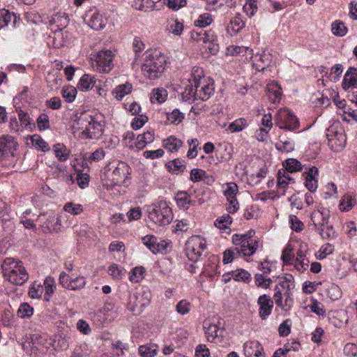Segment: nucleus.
Masks as SVG:
<instances>
[{
	"mask_svg": "<svg viewBox=\"0 0 357 357\" xmlns=\"http://www.w3.org/2000/svg\"><path fill=\"white\" fill-rule=\"evenodd\" d=\"M103 126L101 115L84 112L76 117L73 128L82 139H98L102 135Z\"/></svg>",
	"mask_w": 357,
	"mask_h": 357,
	"instance_id": "f257e3e1",
	"label": "nucleus"
},
{
	"mask_svg": "<svg viewBox=\"0 0 357 357\" xmlns=\"http://www.w3.org/2000/svg\"><path fill=\"white\" fill-rule=\"evenodd\" d=\"M167 64V57L158 50H149L142 65L143 75L150 79L160 77L164 73Z\"/></svg>",
	"mask_w": 357,
	"mask_h": 357,
	"instance_id": "f03ea898",
	"label": "nucleus"
},
{
	"mask_svg": "<svg viewBox=\"0 0 357 357\" xmlns=\"http://www.w3.org/2000/svg\"><path fill=\"white\" fill-rule=\"evenodd\" d=\"M1 270L4 278L13 284L23 285L29 278L23 262L18 259L6 257L1 264Z\"/></svg>",
	"mask_w": 357,
	"mask_h": 357,
	"instance_id": "7ed1b4c3",
	"label": "nucleus"
},
{
	"mask_svg": "<svg viewBox=\"0 0 357 357\" xmlns=\"http://www.w3.org/2000/svg\"><path fill=\"white\" fill-rule=\"evenodd\" d=\"M238 254L250 257L255 254L260 244L259 238L255 236V231L250 229L245 234H234L231 238Z\"/></svg>",
	"mask_w": 357,
	"mask_h": 357,
	"instance_id": "20e7f679",
	"label": "nucleus"
},
{
	"mask_svg": "<svg viewBox=\"0 0 357 357\" xmlns=\"http://www.w3.org/2000/svg\"><path fill=\"white\" fill-rule=\"evenodd\" d=\"M149 219L158 226H165L170 224L174 215L172 209L167 202L158 199L147 206Z\"/></svg>",
	"mask_w": 357,
	"mask_h": 357,
	"instance_id": "39448f33",
	"label": "nucleus"
},
{
	"mask_svg": "<svg viewBox=\"0 0 357 357\" xmlns=\"http://www.w3.org/2000/svg\"><path fill=\"white\" fill-rule=\"evenodd\" d=\"M17 142L10 135L0 137V165L7 169L14 167L16 163L15 151Z\"/></svg>",
	"mask_w": 357,
	"mask_h": 357,
	"instance_id": "423d86ee",
	"label": "nucleus"
},
{
	"mask_svg": "<svg viewBox=\"0 0 357 357\" xmlns=\"http://www.w3.org/2000/svg\"><path fill=\"white\" fill-rule=\"evenodd\" d=\"M114 53L109 50H102L91 55L93 69L100 73H108L114 67Z\"/></svg>",
	"mask_w": 357,
	"mask_h": 357,
	"instance_id": "0eeeda50",
	"label": "nucleus"
},
{
	"mask_svg": "<svg viewBox=\"0 0 357 357\" xmlns=\"http://www.w3.org/2000/svg\"><path fill=\"white\" fill-rule=\"evenodd\" d=\"M206 250V240L200 236H191L185 243L186 256L192 262L199 261L202 255H205Z\"/></svg>",
	"mask_w": 357,
	"mask_h": 357,
	"instance_id": "6e6552de",
	"label": "nucleus"
},
{
	"mask_svg": "<svg viewBox=\"0 0 357 357\" xmlns=\"http://www.w3.org/2000/svg\"><path fill=\"white\" fill-rule=\"evenodd\" d=\"M191 38L197 42L209 43L208 49L211 54H216L219 51L218 36L212 29L205 31L204 29L192 30L190 32Z\"/></svg>",
	"mask_w": 357,
	"mask_h": 357,
	"instance_id": "1a4fd4ad",
	"label": "nucleus"
},
{
	"mask_svg": "<svg viewBox=\"0 0 357 357\" xmlns=\"http://www.w3.org/2000/svg\"><path fill=\"white\" fill-rule=\"evenodd\" d=\"M275 124L280 129L294 131L299 128L298 118L287 108L280 109L275 115Z\"/></svg>",
	"mask_w": 357,
	"mask_h": 357,
	"instance_id": "9d476101",
	"label": "nucleus"
},
{
	"mask_svg": "<svg viewBox=\"0 0 357 357\" xmlns=\"http://www.w3.org/2000/svg\"><path fill=\"white\" fill-rule=\"evenodd\" d=\"M328 146L335 152L342 151L346 146L347 137L342 128L339 130L335 126H331L326 133Z\"/></svg>",
	"mask_w": 357,
	"mask_h": 357,
	"instance_id": "9b49d317",
	"label": "nucleus"
},
{
	"mask_svg": "<svg viewBox=\"0 0 357 357\" xmlns=\"http://www.w3.org/2000/svg\"><path fill=\"white\" fill-rule=\"evenodd\" d=\"M222 192L228 202L227 211L229 213H236L239 208V203L236 199L238 186L234 182H227L222 185Z\"/></svg>",
	"mask_w": 357,
	"mask_h": 357,
	"instance_id": "f8f14e48",
	"label": "nucleus"
},
{
	"mask_svg": "<svg viewBox=\"0 0 357 357\" xmlns=\"http://www.w3.org/2000/svg\"><path fill=\"white\" fill-rule=\"evenodd\" d=\"M191 76L192 79H189V84L185 86L184 91L182 93V97L185 101L198 100V97H197V90L202 84L201 75L199 73V69L194 70Z\"/></svg>",
	"mask_w": 357,
	"mask_h": 357,
	"instance_id": "ddd939ff",
	"label": "nucleus"
},
{
	"mask_svg": "<svg viewBox=\"0 0 357 357\" xmlns=\"http://www.w3.org/2000/svg\"><path fill=\"white\" fill-rule=\"evenodd\" d=\"M219 261L216 256L211 255L204 262L203 270L200 273V278L204 277L208 278L210 281H213L215 278L220 275V272L218 271L219 268Z\"/></svg>",
	"mask_w": 357,
	"mask_h": 357,
	"instance_id": "4468645a",
	"label": "nucleus"
},
{
	"mask_svg": "<svg viewBox=\"0 0 357 357\" xmlns=\"http://www.w3.org/2000/svg\"><path fill=\"white\" fill-rule=\"evenodd\" d=\"M273 298L276 305L285 311L289 310L294 303L291 290H285V292L282 294L278 286L275 288Z\"/></svg>",
	"mask_w": 357,
	"mask_h": 357,
	"instance_id": "2eb2a0df",
	"label": "nucleus"
},
{
	"mask_svg": "<svg viewBox=\"0 0 357 357\" xmlns=\"http://www.w3.org/2000/svg\"><path fill=\"white\" fill-rule=\"evenodd\" d=\"M68 16L66 13L59 12L52 16L49 24L52 29L56 28L54 31V38L63 36L61 31L68 26Z\"/></svg>",
	"mask_w": 357,
	"mask_h": 357,
	"instance_id": "dca6fc26",
	"label": "nucleus"
},
{
	"mask_svg": "<svg viewBox=\"0 0 357 357\" xmlns=\"http://www.w3.org/2000/svg\"><path fill=\"white\" fill-rule=\"evenodd\" d=\"M310 218L317 231L329 222V211L322 206H316V209L311 213Z\"/></svg>",
	"mask_w": 357,
	"mask_h": 357,
	"instance_id": "f3484780",
	"label": "nucleus"
},
{
	"mask_svg": "<svg viewBox=\"0 0 357 357\" xmlns=\"http://www.w3.org/2000/svg\"><path fill=\"white\" fill-rule=\"evenodd\" d=\"M86 22L93 29L99 31L107 24V19L97 9L90 10L86 14Z\"/></svg>",
	"mask_w": 357,
	"mask_h": 357,
	"instance_id": "a211bd4d",
	"label": "nucleus"
},
{
	"mask_svg": "<svg viewBox=\"0 0 357 357\" xmlns=\"http://www.w3.org/2000/svg\"><path fill=\"white\" fill-rule=\"evenodd\" d=\"M252 59V67L258 72H264L270 66L272 61V55L266 51H262L255 54H253Z\"/></svg>",
	"mask_w": 357,
	"mask_h": 357,
	"instance_id": "6ab92c4d",
	"label": "nucleus"
},
{
	"mask_svg": "<svg viewBox=\"0 0 357 357\" xmlns=\"http://www.w3.org/2000/svg\"><path fill=\"white\" fill-rule=\"evenodd\" d=\"M21 22L20 15L15 13L6 9L0 10V28L8 26L14 29L19 26Z\"/></svg>",
	"mask_w": 357,
	"mask_h": 357,
	"instance_id": "aec40b11",
	"label": "nucleus"
},
{
	"mask_svg": "<svg viewBox=\"0 0 357 357\" xmlns=\"http://www.w3.org/2000/svg\"><path fill=\"white\" fill-rule=\"evenodd\" d=\"M257 304L259 306V315L260 318L263 320L266 319L273 310V300L270 296L263 294L258 298Z\"/></svg>",
	"mask_w": 357,
	"mask_h": 357,
	"instance_id": "412c9836",
	"label": "nucleus"
},
{
	"mask_svg": "<svg viewBox=\"0 0 357 357\" xmlns=\"http://www.w3.org/2000/svg\"><path fill=\"white\" fill-rule=\"evenodd\" d=\"M129 166L123 162H119L118 165L112 171L111 178L114 184H121L124 182L128 175L130 174Z\"/></svg>",
	"mask_w": 357,
	"mask_h": 357,
	"instance_id": "4be33fe9",
	"label": "nucleus"
},
{
	"mask_svg": "<svg viewBox=\"0 0 357 357\" xmlns=\"http://www.w3.org/2000/svg\"><path fill=\"white\" fill-rule=\"evenodd\" d=\"M199 73L201 75L202 84L199 88H197V97H198V100L206 101L209 99L213 93L214 88L213 84L206 82L202 70L199 69Z\"/></svg>",
	"mask_w": 357,
	"mask_h": 357,
	"instance_id": "5701e85b",
	"label": "nucleus"
},
{
	"mask_svg": "<svg viewBox=\"0 0 357 357\" xmlns=\"http://www.w3.org/2000/svg\"><path fill=\"white\" fill-rule=\"evenodd\" d=\"M243 350L246 357H264L263 347L257 340L245 342L243 345Z\"/></svg>",
	"mask_w": 357,
	"mask_h": 357,
	"instance_id": "b1692460",
	"label": "nucleus"
},
{
	"mask_svg": "<svg viewBox=\"0 0 357 357\" xmlns=\"http://www.w3.org/2000/svg\"><path fill=\"white\" fill-rule=\"evenodd\" d=\"M357 86V68L349 67L344 75L342 87L344 90L354 89Z\"/></svg>",
	"mask_w": 357,
	"mask_h": 357,
	"instance_id": "393cba45",
	"label": "nucleus"
},
{
	"mask_svg": "<svg viewBox=\"0 0 357 357\" xmlns=\"http://www.w3.org/2000/svg\"><path fill=\"white\" fill-rule=\"evenodd\" d=\"M105 156V151L103 149H98L93 153H86L84 155L82 161V167L89 169V165L93 162H99L102 160Z\"/></svg>",
	"mask_w": 357,
	"mask_h": 357,
	"instance_id": "a878e982",
	"label": "nucleus"
},
{
	"mask_svg": "<svg viewBox=\"0 0 357 357\" xmlns=\"http://www.w3.org/2000/svg\"><path fill=\"white\" fill-rule=\"evenodd\" d=\"M267 96L271 102L279 103L282 98V89L275 81H272L266 86Z\"/></svg>",
	"mask_w": 357,
	"mask_h": 357,
	"instance_id": "bb28decb",
	"label": "nucleus"
},
{
	"mask_svg": "<svg viewBox=\"0 0 357 357\" xmlns=\"http://www.w3.org/2000/svg\"><path fill=\"white\" fill-rule=\"evenodd\" d=\"M245 26V22L242 15L239 13L231 17L229 24L227 26V31L231 36H235L239 33Z\"/></svg>",
	"mask_w": 357,
	"mask_h": 357,
	"instance_id": "cd10ccee",
	"label": "nucleus"
},
{
	"mask_svg": "<svg viewBox=\"0 0 357 357\" xmlns=\"http://www.w3.org/2000/svg\"><path fill=\"white\" fill-rule=\"evenodd\" d=\"M166 31L174 36H181L183 33L184 26L177 18H171L167 20Z\"/></svg>",
	"mask_w": 357,
	"mask_h": 357,
	"instance_id": "c85d7f7f",
	"label": "nucleus"
},
{
	"mask_svg": "<svg viewBox=\"0 0 357 357\" xmlns=\"http://www.w3.org/2000/svg\"><path fill=\"white\" fill-rule=\"evenodd\" d=\"M175 202L179 208L187 210L192 204L191 195L186 191H178L174 197Z\"/></svg>",
	"mask_w": 357,
	"mask_h": 357,
	"instance_id": "c756f323",
	"label": "nucleus"
},
{
	"mask_svg": "<svg viewBox=\"0 0 357 357\" xmlns=\"http://www.w3.org/2000/svg\"><path fill=\"white\" fill-rule=\"evenodd\" d=\"M165 168L172 174H179L185 169V161L181 158H175L165 164Z\"/></svg>",
	"mask_w": 357,
	"mask_h": 357,
	"instance_id": "7c9ffc66",
	"label": "nucleus"
},
{
	"mask_svg": "<svg viewBox=\"0 0 357 357\" xmlns=\"http://www.w3.org/2000/svg\"><path fill=\"white\" fill-rule=\"evenodd\" d=\"M154 131L147 130L142 135L137 137L135 141V146L138 150H142L148 144H150L154 140Z\"/></svg>",
	"mask_w": 357,
	"mask_h": 357,
	"instance_id": "2f4dec72",
	"label": "nucleus"
},
{
	"mask_svg": "<svg viewBox=\"0 0 357 357\" xmlns=\"http://www.w3.org/2000/svg\"><path fill=\"white\" fill-rule=\"evenodd\" d=\"M183 145V142L174 135H170L162 141V146L171 153L177 152Z\"/></svg>",
	"mask_w": 357,
	"mask_h": 357,
	"instance_id": "473e14b6",
	"label": "nucleus"
},
{
	"mask_svg": "<svg viewBox=\"0 0 357 357\" xmlns=\"http://www.w3.org/2000/svg\"><path fill=\"white\" fill-rule=\"evenodd\" d=\"M205 333L208 341L213 342L220 341L221 340L223 330L220 329L218 325L210 324L208 327H205Z\"/></svg>",
	"mask_w": 357,
	"mask_h": 357,
	"instance_id": "72a5a7b5",
	"label": "nucleus"
},
{
	"mask_svg": "<svg viewBox=\"0 0 357 357\" xmlns=\"http://www.w3.org/2000/svg\"><path fill=\"white\" fill-rule=\"evenodd\" d=\"M56 158L61 162L66 161L70 155V150L63 144H56L52 148Z\"/></svg>",
	"mask_w": 357,
	"mask_h": 357,
	"instance_id": "f704fd0d",
	"label": "nucleus"
},
{
	"mask_svg": "<svg viewBox=\"0 0 357 357\" xmlns=\"http://www.w3.org/2000/svg\"><path fill=\"white\" fill-rule=\"evenodd\" d=\"M107 273L113 280H121L125 277L126 270L121 266L113 263L109 266Z\"/></svg>",
	"mask_w": 357,
	"mask_h": 357,
	"instance_id": "c9c22d12",
	"label": "nucleus"
},
{
	"mask_svg": "<svg viewBox=\"0 0 357 357\" xmlns=\"http://www.w3.org/2000/svg\"><path fill=\"white\" fill-rule=\"evenodd\" d=\"M132 7L136 10L149 12L153 10H158L156 8L155 2L153 0H135Z\"/></svg>",
	"mask_w": 357,
	"mask_h": 357,
	"instance_id": "e433bc0d",
	"label": "nucleus"
},
{
	"mask_svg": "<svg viewBox=\"0 0 357 357\" xmlns=\"http://www.w3.org/2000/svg\"><path fill=\"white\" fill-rule=\"evenodd\" d=\"M96 84V79L89 74L83 75L77 84V88L82 91H88L91 89Z\"/></svg>",
	"mask_w": 357,
	"mask_h": 357,
	"instance_id": "4c0bfd02",
	"label": "nucleus"
},
{
	"mask_svg": "<svg viewBox=\"0 0 357 357\" xmlns=\"http://www.w3.org/2000/svg\"><path fill=\"white\" fill-rule=\"evenodd\" d=\"M167 95V91L164 88L154 89L151 92L150 100L152 103L161 104L165 102Z\"/></svg>",
	"mask_w": 357,
	"mask_h": 357,
	"instance_id": "58836bf2",
	"label": "nucleus"
},
{
	"mask_svg": "<svg viewBox=\"0 0 357 357\" xmlns=\"http://www.w3.org/2000/svg\"><path fill=\"white\" fill-rule=\"evenodd\" d=\"M145 273L146 269L144 266H135L129 273V280L132 283L140 282L144 279Z\"/></svg>",
	"mask_w": 357,
	"mask_h": 357,
	"instance_id": "ea45409f",
	"label": "nucleus"
},
{
	"mask_svg": "<svg viewBox=\"0 0 357 357\" xmlns=\"http://www.w3.org/2000/svg\"><path fill=\"white\" fill-rule=\"evenodd\" d=\"M132 84L130 83L120 84L114 89L113 94L117 100H121L132 91Z\"/></svg>",
	"mask_w": 357,
	"mask_h": 357,
	"instance_id": "a19ab883",
	"label": "nucleus"
},
{
	"mask_svg": "<svg viewBox=\"0 0 357 357\" xmlns=\"http://www.w3.org/2000/svg\"><path fill=\"white\" fill-rule=\"evenodd\" d=\"M232 277L235 281L245 283H249L252 280L251 274L243 268L232 271Z\"/></svg>",
	"mask_w": 357,
	"mask_h": 357,
	"instance_id": "79ce46f5",
	"label": "nucleus"
},
{
	"mask_svg": "<svg viewBox=\"0 0 357 357\" xmlns=\"http://www.w3.org/2000/svg\"><path fill=\"white\" fill-rule=\"evenodd\" d=\"M248 126L246 119L241 117L229 123L227 130L231 132H237L242 131Z\"/></svg>",
	"mask_w": 357,
	"mask_h": 357,
	"instance_id": "37998d69",
	"label": "nucleus"
},
{
	"mask_svg": "<svg viewBox=\"0 0 357 357\" xmlns=\"http://www.w3.org/2000/svg\"><path fill=\"white\" fill-rule=\"evenodd\" d=\"M283 167L285 171L289 173L297 172L302 170L301 163L296 159L288 158L283 162Z\"/></svg>",
	"mask_w": 357,
	"mask_h": 357,
	"instance_id": "c03bdc74",
	"label": "nucleus"
},
{
	"mask_svg": "<svg viewBox=\"0 0 357 357\" xmlns=\"http://www.w3.org/2000/svg\"><path fill=\"white\" fill-rule=\"evenodd\" d=\"M323 239L332 240L337 237V233L333 227L328 223L317 230Z\"/></svg>",
	"mask_w": 357,
	"mask_h": 357,
	"instance_id": "a18cd8bd",
	"label": "nucleus"
},
{
	"mask_svg": "<svg viewBox=\"0 0 357 357\" xmlns=\"http://www.w3.org/2000/svg\"><path fill=\"white\" fill-rule=\"evenodd\" d=\"M289 184L281 178H277V190L268 192L269 195H273V198H280L286 195V190L288 188Z\"/></svg>",
	"mask_w": 357,
	"mask_h": 357,
	"instance_id": "49530a36",
	"label": "nucleus"
},
{
	"mask_svg": "<svg viewBox=\"0 0 357 357\" xmlns=\"http://www.w3.org/2000/svg\"><path fill=\"white\" fill-rule=\"evenodd\" d=\"M62 97L67 102H73L77 96V89L71 85L64 86L61 91Z\"/></svg>",
	"mask_w": 357,
	"mask_h": 357,
	"instance_id": "de8ad7c7",
	"label": "nucleus"
},
{
	"mask_svg": "<svg viewBox=\"0 0 357 357\" xmlns=\"http://www.w3.org/2000/svg\"><path fill=\"white\" fill-rule=\"evenodd\" d=\"M213 21L212 15L208 13H205L200 15L198 18L195 20L194 25L196 27L202 29L204 27L209 26Z\"/></svg>",
	"mask_w": 357,
	"mask_h": 357,
	"instance_id": "09e8293b",
	"label": "nucleus"
},
{
	"mask_svg": "<svg viewBox=\"0 0 357 357\" xmlns=\"http://www.w3.org/2000/svg\"><path fill=\"white\" fill-rule=\"evenodd\" d=\"M31 142L33 146L38 150L46 152L50 150L49 144L38 135H33L31 137Z\"/></svg>",
	"mask_w": 357,
	"mask_h": 357,
	"instance_id": "8fccbe9b",
	"label": "nucleus"
},
{
	"mask_svg": "<svg viewBox=\"0 0 357 357\" xmlns=\"http://www.w3.org/2000/svg\"><path fill=\"white\" fill-rule=\"evenodd\" d=\"M33 312V307H31L29 303H22L20 304L17 311V315L21 319H27L32 317Z\"/></svg>",
	"mask_w": 357,
	"mask_h": 357,
	"instance_id": "3c124183",
	"label": "nucleus"
},
{
	"mask_svg": "<svg viewBox=\"0 0 357 357\" xmlns=\"http://www.w3.org/2000/svg\"><path fill=\"white\" fill-rule=\"evenodd\" d=\"M232 148L231 146L225 145L223 149H218L215 151V155L220 162L229 160L232 157Z\"/></svg>",
	"mask_w": 357,
	"mask_h": 357,
	"instance_id": "603ef678",
	"label": "nucleus"
},
{
	"mask_svg": "<svg viewBox=\"0 0 357 357\" xmlns=\"http://www.w3.org/2000/svg\"><path fill=\"white\" fill-rule=\"evenodd\" d=\"M158 347L155 344L142 345L139 347V353L142 357H153L157 354Z\"/></svg>",
	"mask_w": 357,
	"mask_h": 357,
	"instance_id": "864d4df0",
	"label": "nucleus"
},
{
	"mask_svg": "<svg viewBox=\"0 0 357 357\" xmlns=\"http://www.w3.org/2000/svg\"><path fill=\"white\" fill-rule=\"evenodd\" d=\"M277 264L278 263L275 261L264 259L260 262L258 269L262 271L264 274H271L276 270Z\"/></svg>",
	"mask_w": 357,
	"mask_h": 357,
	"instance_id": "5fc2aeb1",
	"label": "nucleus"
},
{
	"mask_svg": "<svg viewBox=\"0 0 357 357\" xmlns=\"http://www.w3.org/2000/svg\"><path fill=\"white\" fill-rule=\"evenodd\" d=\"M43 287L45 291L44 299L46 301H49L50 296L54 293L56 288L54 278L52 277L46 278L44 281Z\"/></svg>",
	"mask_w": 357,
	"mask_h": 357,
	"instance_id": "6e6d98bb",
	"label": "nucleus"
},
{
	"mask_svg": "<svg viewBox=\"0 0 357 357\" xmlns=\"http://www.w3.org/2000/svg\"><path fill=\"white\" fill-rule=\"evenodd\" d=\"M18 117L21 123V126L26 129H32L35 128V123L29 116V114L23 110L18 112Z\"/></svg>",
	"mask_w": 357,
	"mask_h": 357,
	"instance_id": "4d7b16f0",
	"label": "nucleus"
},
{
	"mask_svg": "<svg viewBox=\"0 0 357 357\" xmlns=\"http://www.w3.org/2000/svg\"><path fill=\"white\" fill-rule=\"evenodd\" d=\"M90 354V349L86 343L77 344L71 354V357H86Z\"/></svg>",
	"mask_w": 357,
	"mask_h": 357,
	"instance_id": "13d9d810",
	"label": "nucleus"
},
{
	"mask_svg": "<svg viewBox=\"0 0 357 357\" xmlns=\"http://www.w3.org/2000/svg\"><path fill=\"white\" fill-rule=\"evenodd\" d=\"M331 31L334 35L342 37L347 34L348 29L342 22L336 20L332 23Z\"/></svg>",
	"mask_w": 357,
	"mask_h": 357,
	"instance_id": "bf43d9fd",
	"label": "nucleus"
},
{
	"mask_svg": "<svg viewBox=\"0 0 357 357\" xmlns=\"http://www.w3.org/2000/svg\"><path fill=\"white\" fill-rule=\"evenodd\" d=\"M232 222L231 217L228 215H224L220 218H218L214 222L215 226L220 229V230H225L229 229V226Z\"/></svg>",
	"mask_w": 357,
	"mask_h": 357,
	"instance_id": "052dcab7",
	"label": "nucleus"
},
{
	"mask_svg": "<svg viewBox=\"0 0 357 357\" xmlns=\"http://www.w3.org/2000/svg\"><path fill=\"white\" fill-rule=\"evenodd\" d=\"M167 119L170 123L178 125L184 119V114L178 109H174L172 112L167 113Z\"/></svg>",
	"mask_w": 357,
	"mask_h": 357,
	"instance_id": "680f3d73",
	"label": "nucleus"
},
{
	"mask_svg": "<svg viewBox=\"0 0 357 357\" xmlns=\"http://www.w3.org/2000/svg\"><path fill=\"white\" fill-rule=\"evenodd\" d=\"M63 210L73 215H79L84 211L82 204H75L73 202H67L63 206Z\"/></svg>",
	"mask_w": 357,
	"mask_h": 357,
	"instance_id": "e2e57ef3",
	"label": "nucleus"
},
{
	"mask_svg": "<svg viewBox=\"0 0 357 357\" xmlns=\"http://www.w3.org/2000/svg\"><path fill=\"white\" fill-rule=\"evenodd\" d=\"M36 124L40 131H44L50 128V118L45 113H41L36 119Z\"/></svg>",
	"mask_w": 357,
	"mask_h": 357,
	"instance_id": "0e129e2a",
	"label": "nucleus"
},
{
	"mask_svg": "<svg viewBox=\"0 0 357 357\" xmlns=\"http://www.w3.org/2000/svg\"><path fill=\"white\" fill-rule=\"evenodd\" d=\"M279 285L285 290H291L294 287V278L291 274H285L280 278Z\"/></svg>",
	"mask_w": 357,
	"mask_h": 357,
	"instance_id": "69168bd1",
	"label": "nucleus"
},
{
	"mask_svg": "<svg viewBox=\"0 0 357 357\" xmlns=\"http://www.w3.org/2000/svg\"><path fill=\"white\" fill-rule=\"evenodd\" d=\"M275 149L281 152L289 153L294 149V143L291 140H282L275 144Z\"/></svg>",
	"mask_w": 357,
	"mask_h": 357,
	"instance_id": "338daca9",
	"label": "nucleus"
},
{
	"mask_svg": "<svg viewBox=\"0 0 357 357\" xmlns=\"http://www.w3.org/2000/svg\"><path fill=\"white\" fill-rule=\"evenodd\" d=\"M355 200L349 195H344L339 204L340 210L342 211H349L354 206Z\"/></svg>",
	"mask_w": 357,
	"mask_h": 357,
	"instance_id": "774afa93",
	"label": "nucleus"
}]
</instances>
